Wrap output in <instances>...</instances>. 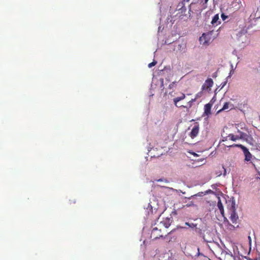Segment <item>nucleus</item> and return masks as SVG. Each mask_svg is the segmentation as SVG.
Returning <instances> with one entry per match:
<instances>
[{"mask_svg":"<svg viewBox=\"0 0 260 260\" xmlns=\"http://www.w3.org/2000/svg\"><path fill=\"white\" fill-rule=\"evenodd\" d=\"M229 210L230 212V219L233 223H236L238 219V216L236 213L235 204L234 202L232 203L231 207Z\"/></svg>","mask_w":260,"mask_h":260,"instance_id":"f257e3e1","label":"nucleus"},{"mask_svg":"<svg viewBox=\"0 0 260 260\" xmlns=\"http://www.w3.org/2000/svg\"><path fill=\"white\" fill-rule=\"evenodd\" d=\"M161 233V230L160 229H159L157 227L153 228L151 231L150 237L153 240H156L163 237Z\"/></svg>","mask_w":260,"mask_h":260,"instance_id":"f03ea898","label":"nucleus"},{"mask_svg":"<svg viewBox=\"0 0 260 260\" xmlns=\"http://www.w3.org/2000/svg\"><path fill=\"white\" fill-rule=\"evenodd\" d=\"M185 94L183 93H181V95L180 96H177L173 99V103L174 105L178 108H187V106H184L180 105L179 104V102L184 100L185 98Z\"/></svg>","mask_w":260,"mask_h":260,"instance_id":"7ed1b4c3","label":"nucleus"},{"mask_svg":"<svg viewBox=\"0 0 260 260\" xmlns=\"http://www.w3.org/2000/svg\"><path fill=\"white\" fill-rule=\"evenodd\" d=\"M213 84V81L211 78L207 79L205 83L202 86V90H205L210 89Z\"/></svg>","mask_w":260,"mask_h":260,"instance_id":"20e7f679","label":"nucleus"},{"mask_svg":"<svg viewBox=\"0 0 260 260\" xmlns=\"http://www.w3.org/2000/svg\"><path fill=\"white\" fill-rule=\"evenodd\" d=\"M242 151L245 156V160L247 161H250L252 157V155L249 150L245 146L242 148Z\"/></svg>","mask_w":260,"mask_h":260,"instance_id":"39448f33","label":"nucleus"},{"mask_svg":"<svg viewBox=\"0 0 260 260\" xmlns=\"http://www.w3.org/2000/svg\"><path fill=\"white\" fill-rule=\"evenodd\" d=\"M199 125H194L192 129H191V132L189 134V136L191 138H195L199 134Z\"/></svg>","mask_w":260,"mask_h":260,"instance_id":"423d86ee","label":"nucleus"},{"mask_svg":"<svg viewBox=\"0 0 260 260\" xmlns=\"http://www.w3.org/2000/svg\"><path fill=\"white\" fill-rule=\"evenodd\" d=\"M212 106V104L210 103L206 104L204 106V113L208 116L211 114V109Z\"/></svg>","mask_w":260,"mask_h":260,"instance_id":"0eeeda50","label":"nucleus"},{"mask_svg":"<svg viewBox=\"0 0 260 260\" xmlns=\"http://www.w3.org/2000/svg\"><path fill=\"white\" fill-rule=\"evenodd\" d=\"M172 222L171 218H166L163 221L160 222V224H162L165 228H168Z\"/></svg>","mask_w":260,"mask_h":260,"instance_id":"6e6552de","label":"nucleus"},{"mask_svg":"<svg viewBox=\"0 0 260 260\" xmlns=\"http://www.w3.org/2000/svg\"><path fill=\"white\" fill-rule=\"evenodd\" d=\"M218 20H219V15L218 14H217L215 15L213 17V18H212V20L211 21V24L213 25H217L218 24L220 23V22H218V23H217Z\"/></svg>","mask_w":260,"mask_h":260,"instance_id":"1a4fd4ad","label":"nucleus"},{"mask_svg":"<svg viewBox=\"0 0 260 260\" xmlns=\"http://www.w3.org/2000/svg\"><path fill=\"white\" fill-rule=\"evenodd\" d=\"M238 133L239 134V137L240 139L247 140V138L248 137V135L245 133H243L239 130H238Z\"/></svg>","mask_w":260,"mask_h":260,"instance_id":"9d476101","label":"nucleus"},{"mask_svg":"<svg viewBox=\"0 0 260 260\" xmlns=\"http://www.w3.org/2000/svg\"><path fill=\"white\" fill-rule=\"evenodd\" d=\"M217 207L220 211L221 214L224 216V209L221 201L220 199L218 200L217 202Z\"/></svg>","mask_w":260,"mask_h":260,"instance_id":"9b49d317","label":"nucleus"},{"mask_svg":"<svg viewBox=\"0 0 260 260\" xmlns=\"http://www.w3.org/2000/svg\"><path fill=\"white\" fill-rule=\"evenodd\" d=\"M206 37L207 36L204 34L200 38L201 44H202L203 45H206L208 43V41L206 40Z\"/></svg>","mask_w":260,"mask_h":260,"instance_id":"f8f14e48","label":"nucleus"},{"mask_svg":"<svg viewBox=\"0 0 260 260\" xmlns=\"http://www.w3.org/2000/svg\"><path fill=\"white\" fill-rule=\"evenodd\" d=\"M230 103L229 102H226L224 103L223 107L219 109L217 112V114H218L219 113H220L221 112H222V111H224V110H228L230 107H229V105H230Z\"/></svg>","mask_w":260,"mask_h":260,"instance_id":"ddd939ff","label":"nucleus"},{"mask_svg":"<svg viewBox=\"0 0 260 260\" xmlns=\"http://www.w3.org/2000/svg\"><path fill=\"white\" fill-rule=\"evenodd\" d=\"M228 137H229V139L233 141H236L237 140L240 139L238 135H234V134H230L229 135Z\"/></svg>","mask_w":260,"mask_h":260,"instance_id":"4468645a","label":"nucleus"},{"mask_svg":"<svg viewBox=\"0 0 260 260\" xmlns=\"http://www.w3.org/2000/svg\"><path fill=\"white\" fill-rule=\"evenodd\" d=\"M197 99L196 98L192 99L191 100H190L188 103L187 105H188V107L187 106V108H186L187 110L191 108L192 106V104Z\"/></svg>","mask_w":260,"mask_h":260,"instance_id":"2eb2a0df","label":"nucleus"},{"mask_svg":"<svg viewBox=\"0 0 260 260\" xmlns=\"http://www.w3.org/2000/svg\"><path fill=\"white\" fill-rule=\"evenodd\" d=\"M229 147H238V148H241L242 150V148H243L245 146L242 144H234L233 145L229 146Z\"/></svg>","mask_w":260,"mask_h":260,"instance_id":"dca6fc26","label":"nucleus"},{"mask_svg":"<svg viewBox=\"0 0 260 260\" xmlns=\"http://www.w3.org/2000/svg\"><path fill=\"white\" fill-rule=\"evenodd\" d=\"M185 224L186 225H188L189 227H190L192 229L195 228L197 225V224H194L193 223H190L189 222H185Z\"/></svg>","mask_w":260,"mask_h":260,"instance_id":"f3484780","label":"nucleus"},{"mask_svg":"<svg viewBox=\"0 0 260 260\" xmlns=\"http://www.w3.org/2000/svg\"><path fill=\"white\" fill-rule=\"evenodd\" d=\"M156 63H157V62L156 61L154 60L152 62L149 63L148 66L149 68H151L152 67L154 66L156 64Z\"/></svg>","mask_w":260,"mask_h":260,"instance_id":"a211bd4d","label":"nucleus"},{"mask_svg":"<svg viewBox=\"0 0 260 260\" xmlns=\"http://www.w3.org/2000/svg\"><path fill=\"white\" fill-rule=\"evenodd\" d=\"M202 92H200L198 93L197 94H196L194 98H196V99H198V98H200L202 96Z\"/></svg>","mask_w":260,"mask_h":260,"instance_id":"6ab92c4d","label":"nucleus"},{"mask_svg":"<svg viewBox=\"0 0 260 260\" xmlns=\"http://www.w3.org/2000/svg\"><path fill=\"white\" fill-rule=\"evenodd\" d=\"M221 17L223 20H226V18H228V16L225 15L224 14L222 13L221 15Z\"/></svg>","mask_w":260,"mask_h":260,"instance_id":"aec40b11","label":"nucleus"},{"mask_svg":"<svg viewBox=\"0 0 260 260\" xmlns=\"http://www.w3.org/2000/svg\"><path fill=\"white\" fill-rule=\"evenodd\" d=\"M222 169L224 171V172L223 173V175L224 176H225L226 174V169L224 168L223 166L222 167Z\"/></svg>","mask_w":260,"mask_h":260,"instance_id":"412c9836","label":"nucleus"},{"mask_svg":"<svg viewBox=\"0 0 260 260\" xmlns=\"http://www.w3.org/2000/svg\"><path fill=\"white\" fill-rule=\"evenodd\" d=\"M228 222L230 226H232V227H233V228H235L233 225H231V224L229 223V221H228Z\"/></svg>","mask_w":260,"mask_h":260,"instance_id":"4be33fe9","label":"nucleus"},{"mask_svg":"<svg viewBox=\"0 0 260 260\" xmlns=\"http://www.w3.org/2000/svg\"><path fill=\"white\" fill-rule=\"evenodd\" d=\"M252 166H253V167L255 169H256V166H255V164H252Z\"/></svg>","mask_w":260,"mask_h":260,"instance_id":"5701e85b","label":"nucleus"},{"mask_svg":"<svg viewBox=\"0 0 260 260\" xmlns=\"http://www.w3.org/2000/svg\"><path fill=\"white\" fill-rule=\"evenodd\" d=\"M172 84L169 85V88L170 89H171V88H172Z\"/></svg>","mask_w":260,"mask_h":260,"instance_id":"b1692460","label":"nucleus"},{"mask_svg":"<svg viewBox=\"0 0 260 260\" xmlns=\"http://www.w3.org/2000/svg\"><path fill=\"white\" fill-rule=\"evenodd\" d=\"M221 174H222V173H221H221H220L218 174V176H220Z\"/></svg>","mask_w":260,"mask_h":260,"instance_id":"393cba45","label":"nucleus"},{"mask_svg":"<svg viewBox=\"0 0 260 260\" xmlns=\"http://www.w3.org/2000/svg\"><path fill=\"white\" fill-rule=\"evenodd\" d=\"M209 0H205V3H207Z\"/></svg>","mask_w":260,"mask_h":260,"instance_id":"a878e982","label":"nucleus"},{"mask_svg":"<svg viewBox=\"0 0 260 260\" xmlns=\"http://www.w3.org/2000/svg\"><path fill=\"white\" fill-rule=\"evenodd\" d=\"M194 155H197V154L196 153H193Z\"/></svg>","mask_w":260,"mask_h":260,"instance_id":"bb28decb","label":"nucleus"},{"mask_svg":"<svg viewBox=\"0 0 260 260\" xmlns=\"http://www.w3.org/2000/svg\"><path fill=\"white\" fill-rule=\"evenodd\" d=\"M209 192H212V191L211 190H210H210H209Z\"/></svg>","mask_w":260,"mask_h":260,"instance_id":"cd10ccee","label":"nucleus"},{"mask_svg":"<svg viewBox=\"0 0 260 260\" xmlns=\"http://www.w3.org/2000/svg\"><path fill=\"white\" fill-rule=\"evenodd\" d=\"M190 0H186L187 2H189Z\"/></svg>","mask_w":260,"mask_h":260,"instance_id":"c85d7f7f","label":"nucleus"}]
</instances>
